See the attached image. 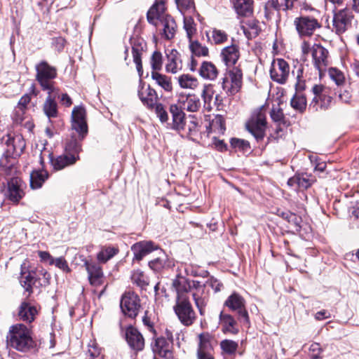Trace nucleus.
Returning <instances> with one entry per match:
<instances>
[{
    "label": "nucleus",
    "instance_id": "f257e3e1",
    "mask_svg": "<svg viewBox=\"0 0 359 359\" xmlns=\"http://www.w3.org/2000/svg\"><path fill=\"white\" fill-rule=\"evenodd\" d=\"M172 287L177 292L176 300L189 298L187 293L192 289V297L201 316H204L208 297L204 295V286L198 280H190L186 277L177 275L172 281Z\"/></svg>",
    "mask_w": 359,
    "mask_h": 359
},
{
    "label": "nucleus",
    "instance_id": "f03ea898",
    "mask_svg": "<svg viewBox=\"0 0 359 359\" xmlns=\"http://www.w3.org/2000/svg\"><path fill=\"white\" fill-rule=\"evenodd\" d=\"M165 11L164 1L162 0L157 1L148 11L147 18L148 22L155 27L161 25L163 26L162 36L170 40L173 39L176 34L177 25L173 18L165 14Z\"/></svg>",
    "mask_w": 359,
    "mask_h": 359
},
{
    "label": "nucleus",
    "instance_id": "7ed1b4c3",
    "mask_svg": "<svg viewBox=\"0 0 359 359\" xmlns=\"http://www.w3.org/2000/svg\"><path fill=\"white\" fill-rule=\"evenodd\" d=\"M7 344L13 348L22 352L28 351L35 346L30 330L23 324H16L10 327L7 335Z\"/></svg>",
    "mask_w": 359,
    "mask_h": 359
},
{
    "label": "nucleus",
    "instance_id": "20e7f679",
    "mask_svg": "<svg viewBox=\"0 0 359 359\" xmlns=\"http://www.w3.org/2000/svg\"><path fill=\"white\" fill-rule=\"evenodd\" d=\"M35 70L36 80L41 89L46 91L48 94L53 93L57 94L59 90L55 88L54 81L57 76L56 67L50 65L46 60H41L36 65Z\"/></svg>",
    "mask_w": 359,
    "mask_h": 359
},
{
    "label": "nucleus",
    "instance_id": "39448f33",
    "mask_svg": "<svg viewBox=\"0 0 359 359\" xmlns=\"http://www.w3.org/2000/svg\"><path fill=\"white\" fill-rule=\"evenodd\" d=\"M293 25L300 38L311 37L321 27V24L317 18L302 13L294 19Z\"/></svg>",
    "mask_w": 359,
    "mask_h": 359
},
{
    "label": "nucleus",
    "instance_id": "423d86ee",
    "mask_svg": "<svg viewBox=\"0 0 359 359\" xmlns=\"http://www.w3.org/2000/svg\"><path fill=\"white\" fill-rule=\"evenodd\" d=\"M243 73L239 67L227 68L222 83V89L229 95L236 94L241 88Z\"/></svg>",
    "mask_w": 359,
    "mask_h": 359
},
{
    "label": "nucleus",
    "instance_id": "0eeeda50",
    "mask_svg": "<svg viewBox=\"0 0 359 359\" xmlns=\"http://www.w3.org/2000/svg\"><path fill=\"white\" fill-rule=\"evenodd\" d=\"M266 128V114L262 109L255 111L246 123V128L257 142L263 140Z\"/></svg>",
    "mask_w": 359,
    "mask_h": 359
},
{
    "label": "nucleus",
    "instance_id": "6e6552de",
    "mask_svg": "<svg viewBox=\"0 0 359 359\" xmlns=\"http://www.w3.org/2000/svg\"><path fill=\"white\" fill-rule=\"evenodd\" d=\"M173 310L183 325L189 327L195 323L196 313L189 298H181L176 300Z\"/></svg>",
    "mask_w": 359,
    "mask_h": 359
},
{
    "label": "nucleus",
    "instance_id": "1a4fd4ad",
    "mask_svg": "<svg viewBox=\"0 0 359 359\" xmlns=\"http://www.w3.org/2000/svg\"><path fill=\"white\" fill-rule=\"evenodd\" d=\"M224 306L227 307L231 311L236 312L238 320L247 325L250 324V318L245 307V300L240 294L236 292L231 294L225 300Z\"/></svg>",
    "mask_w": 359,
    "mask_h": 359
},
{
    "label": "nucleus",
    "instance_id": "9d476101",
    "mask_svg": "<svg viewBox=\"0 0 359 359\" xmlns=\"http://www.w3.org/2000/svg\"><path fill=\"white\" fill-rule=\"evenodd\" d=\"M312 92L314 97L309 104V110L318 111L328 109L332 102V97L329 95L327 90L322 85H314Z\"/></svg>",
    "mask_w": 359,
    "mask_h": 359
},
{
    "label": "nucleus",
    "instance_id": "9b49d317",
    "mask_svg": "<svg viewBox=\"0 0 359 359\" xmlns=\"http://www.w3.org/2000/svg\"><path fill=\"white\" fill-rule=\"evenodd\" d=\"M354 15L348 8H345L334 12L332 31L341 35L351 28Z\"/></svg>",
    "mask_w": 359,
    "mask_h": 359
},
{
    "label": "nucleus",
    "instance_id": "f8f14e48",
    "mask_svg": "<svg viewBox=\"0 0 359 359\" xmlns=\"http://www.w3.org/2000/svg\"><path fill=\"white\" fill-rule=\"evenodd\" d=\"M120 306L125 316L135 319L141 308L140 299L134 292H126L121 297Z\"/></svg>",
    "mask_w": 359,
    "mask_h": 359
},
{
    "label": "nucleus",
    "instance_id": "ddd939ff",
    "mask_svg": "<svg viewBox=\"0 0 359 359\" xmlns=\"http://www.w3.org/2000/svg\"><path fill=\"white\" fill-rule=\"evenodd\" d=\"M72 129L75 130L80 140H83L88 134V128L86 121V111L83 105L75 106L72 112Z\"/></svg>",
    "mask_w": 359,
    "mask_h": 359
},
{
    "label": "nucleus",
    "instance_id": "4468645a",
    "mask_svg": "<svg viewBox=\"0 0 359 359\" xmlns=\"http://www.w3.org/2000/svg\"><path fill=\"white\" fill-rule=\"evenodd\" d=\"M5 144L6 146L5 156L7 161H9V158L16 159L20 157L26 147L25 140L20 134L8 135Z\"/></svg>",
    "mask_w": 359,
    "mask_h": 359
},
{
    "label": "nucleus",
    "instance_id": "2eb2a0df",
    "mask_svg": "<svg viewBox=\"0 0 359 359\" xmlns=\"http://www.w3.org/2000/svg\"><path fill=\"white\" fill-rule=\"evenodd\" d=\"M290 65L284 59L273 60L270 68L271 79L280 84L286 83L290 74Z\"/></svg>",
    "mask_w": 359,
    "mask_h": 359
},
{
    "label": "nucleus",
    "instance_id": "dca6fc26",
    "mask_svg": "<svg viewBox=\"0 0 359 359\" xmlns=\"http://www.w3.org/2000/svg\"><path fill=\"white\" fill-rule=\"evenodd\" d=\"M26 184L18 177L11 178L7 182L6 196L13 203H18L25 196Z\"/></svg>",
    "mask_w": 359,
    "mask_h": 359
},
{
    "label": "nucleus",
    "instance_id": "f3484780",
    "mask_svg": "<svg viewBox=\"0 0 359 359\" xmlns=\"http://www.w3.org/2000/svg\"><path fill=\"white\" fill-rule=\"evenodd\" d=\"M125 338L130 348L136 351H142L145 345L144 338L141 332L133 326H128L125 331Z\"/></svg>",
    "mask_w": 359,
    "mask_h": 359
},
{
    "label": "nucleus",
    "instance_id": "a211bd4d",
    "mask_svg": "<svg viewBox=\"0 0 359 359\" xmlns=\"http://www.w3.org/2000/svg\"><path fill=\"white\" fill-rule=\"evenodd\" d=\"M153 353L165 359H172V344L164 337H156L151 344Z\"/></svg>",
    "mask_w": 359,
    "mask_h": 359
},
{
    "label": "nucleus",
    "instance_id": "6ab92c4d",
    "mask_svg": "<svg viewBox=\"0 0 359 359\" xmlns=\"http://www.w3.org/2000/svg\"><path fill=\"white\" fill-rule=\"evenodd\" d=\"M311 55L313 65L321 74L328 65V51L320 44L315 43L311 48Z\"/></svg>",
    "mask_w": 359,
    "mask_h": 359
},
{
    "label": "nucleus",
    "instance_id": "aec40b11",
    "mask_svg": "<svg viewBox=\"0 0 359 359\" xmlns=\"http://www.w3.org/2000/svg\"><path fill=\"white\" fill-rule=\"evenodd\" d=\"M219 324L222 333L225 334L236 335L239 332V326L235 318L222 311L219 315Z\"/></svg>",
    "mask_w": 359,
    "mask_h": 359
},
{
    "label": "nucleus",
    "instance_id": "412c9836",
    "mask_svg": "<svg viewBox=\"0 0 359 359\" xmlns=\"http://www.w3.org/2000/svg\"><path fill=\"white\" fill-rule=\"evenodd\" d=\"M84 266L88 272L90 284L97 287L103 284L104 275L102 267L93 261L86 259Z\"/></svg>",
    "mask_w": 359,
    "mask_h": 359
},
{
    "label": "nucleus",
    "instance_id": "4be33fe9",
    "mask_svg": "<svg viewBox=\"0 0 359 359\" xmlns=\"http://www.w3.org/2000/svg\"><path fill=\"white\" fill-rule=\"evenodd\" d=\"M132 54L133 61L140 76H142L143 67L142 63V55L146 49V43L142 39L133 38L131 39Z\"/></svg>",
    "mask_w": 359,
    "mask_h": 359
},
{
    "label": "nucleus",
    "instance_id": "5701e85b",
    "mask_svg": "<svg viewBox=\"0 0 359 359\" xmlns=\"http://www.w3.org/2000/svg\"><path fill=\"white\" fill-rule=\"evenodd\" d=\"M37 307L26 297L18 307V316L20 320L31 323L38 314Z\"/></svg>",
    "mask_w": 359,
    "mask_h": 359
},
{
    "label": "nucleus",
    "instance_id": "b1692460",
    "mask_svg": "<svg viewBox=\"0 0 359 359\" xmlns=\"http://www.w3.org/2000/svg\"><path fill=\"white\" fill-rule=\"evenodd\" d=\"M220 57L227 68L236 67V64L240 57L239 47L236 44L224 47L222 49Z\"/></svg>",
    "mask_w": 359,
    "mask_h": 359
},
{
    "label": "nucleus",
    "instance_id": "393cba45",
    "mask_svg": "<svg viewBox=\"0 0 359 359\" xmlns=\"http://www.w3.org/2000/svg\"><path fill=\"white\" fill-rule=\"evenodd\" d=\"M157 249V246L152 241H140L131 247L134 254L133 261H141L145 256Z\"/></svg>",
    "mask_w": 359,
    "mask_h": 359
},
{
    "label": "nucleus",
    "instance_id": "a878e982",
    "mask_svg": "<svg viewBox=\"0 0 359 359\" xmlns=\"http://www.w3.org/2000/svg\"><path fill=\"white\" fill-rule=\"evenodd\" d=\"M169 111L172 118V128L179 132L186 130L185 113L181 107L175 104H170Z\"/></svg>",
    "mask_w": 359,
    "mask_h": 359
},
{
    "label": "nucleus",
    "instance_id": "bb28decb",
    "mask_svg": "<svg viewBox=\"0 0 359 359\" xmlns=\"http://www.w3.org/2000/svg\"><path fill=\"white\" fill-rule=\"evenodd\" d=\"M138 96L144 105L148 109H153L157 103V93L149 85L147 87L142 86L141 89L138 90Z\"/></svg>",
    "mask_w": 359,
    "mask_h": 359
},
{
    "label": "nucleus",
    "instance_id": "cd10ccee",
    "mask_svg": "<svg viewBox=\"0 0 359 359\" xmlns=\"http://www.w3.org/2000/svg\"><path fill=\"white\" fill-rule=\"evenodd\" d=\"M50 162L53 170H60L65 168L74 165L77 161L74 156H69L65 153L62 155L54 156L53 154H49Z\"/></svg>",
    "mask_w": 359,
    "mask_h": 359
},
{
    "label": "nucleus",
    "instance_id": "c85d7f7f",
    "mask_svg": "<svg viewBox=\"0 0 359 359\" xmlns=\"http://www.w3.org/2000/svg\"><path fill=\"white\" fill-rule=\"evenodd\" d=\"M314 182L313 177L307 173H298L290 177L287 185L296 189H306Z\"/></svg>",
    "mask_w": 359,
    "mask_h": 359
},
{
    "label": "nucleus",
    "instance_id": "c756f323",
    "mask_svg": "<svg viewBox=\"0 0 359 359\" xmlns=\"http://www.w3.org/2000/svg\"><path fill=\"white\" fill-rule=\"evenodd\" d=\"M233 8L236 14L241 17H249L253 13V0H232Z\"/></svg>",
    "mask_w": 359,
    "mask_h": 359
},
{
    "label": "nucleus",
    "instance_id": "7c9ffc66",
    "mask_svg": "<svg viewBox=\"0 0 359 359\" xmlns=\"http://www.w3.org/2000/svg\"><path fill=\"white\" fill-rule=\"evenodd\" d=\"M198 72L201 77L209 81L215 80L219 74V71L217 67L210 61H203L201 63Z\"/></svg>",
    "mask_w": 359,
    "mask_h": 359
},
{
    "label": "nucleus",
    "instance_id": "2f4dec72",
    "mask_svg": "<svg viewBox=\"0 0 359 359\" xmlns=\"http://www.w3.org/2000/svg\"><path fill=\"white\" fill-rule=\"evenodd\" d=\"M168 62L165 66L166 71L172 74L177 73L182 68V62L180 54L175 49L167 55Z\"/></svg>",
    "mask_w": 359,
    "mask_h": 359
},
{
    "label": "nucleus",
    "instance_id": "473e14b6",
    "mask_svg": "<svg viewBox=\"0 0 359 359\" xmlns=\"http://www.w3.org/2000/svg\"><path fill=\"white\" fill-rule=\"evenodd\" d=\"M52 94L53 93L48 94L43 104V111L49 120L50 118H57L59 114L55 96H53Z\"/></svg>",
    "mask_w": 359,
    "mask_h": 359
},
{
    "label": "nucleus",
    "instance_id": "72a5a7b5",
    "mask_svg": "<svg viewBox=\"0 0 359 359\" xmlns=\"http://www.w3.org/2000/svg\"><path fill=\"white\" fill-rule=\"evenodd\" d=\"M81 141L79 136L76 138L74 135L65 143V153L74 156L76 161L79 159V153L81 151Z\"/></svg>",
    "mask_w": 359,
    "mask_h": 359
},
{
    "label": "nucleus",
    "instance_id": "f704fd0d",
    "mask_svg": "<svg viewBox=\"0 0 359 359\" xmlns=\"http://www.w3.org/2000/svg\"><path fill=\"white\" fill-rule=\"evenodd\" d=\"M36 278L34 277V271H28L27 273L21 271L20 283L21 286L25 289V292H27V298L33 293V285L35 284Z\"/></svg>",
    "mask_w": 359,
    "mask_h": 359
},
{
    "label": "nucleus",
    "instance_id": "c9c22d12",
    "mask_svg": "<svg viewBox=\"0 0 359 359\" xmlns=\"http://www.w3.org/2000/svg\"><path fill=\"white\" fill-rule=\"evenodd\" d=\"M189 118L190 120L186 122V130H181V132H183L191 140L195 141L201 133V126L195 116H189Z\"/></svg>",
    "mask_w": 359,
    "mask_h": 359
},
{
    "label": "nucleus",
    "instance_id": "e433bc0d",
    "mask_svg": "<svg viewBox=\"0 0 359 359\" xmlns=\"http://www.w3.org/2000/svg\"><path fill=\"white\" fill-rule=\"evenodd\" d=\"M215 90L212 84H205L203 86L201 97L203 101V107L208 111L213 108L212 100L214 98Z\"/></svg>",
    "mask_w": 359,
    "mask_h": 359
},
{
    "label": "nucleus",
    "instance_id": "4c0bfd02",
    "mask_svg": "<svg viewBox=\"0 0 359 359\" xmlns=\"http://www.w3.org/2000/svg\"><path fill=\"white\" fill-rule=\"evenodd\" d=\"M48 174L43 170H34L30 174V187L33 189H39L48 179Z\"/></svg>",
    "mask_w": 359,
    "mask_h": 359
},
{
    "label": "nucleus",
    "instance_id": "58836bf2",
    "mask_svg": "<svg viewBox=\"0 0 359 359\" xmlns=\"http://www.w3.org/2000/svg\"><path fill=\"white\" fill-rule=\"evenodd\" d=\"M130 278L132 283L142 290H146L149 285V278L140 269L134 270Z\"/></svg>",
    "mask_w": 359,
    "mask_h": 359
},
{
    "label": "nucleus",
    "instance_id": "ea45409f",
    "mask_svg": "<svg viewBox=\"0 0 359 359\" xmlns=\"http://www.w3.org/2000/svg\"><path fill=\"white\" fill-rule=\"evenodd\" d=\"M291 107L296 111L304 113L306 109L307 101L305 94L294 93L290 100Z\"/></svg>",
    "mask_w": 359,
    "mask_h": 359
},
{
    "label": "nucleus",
    "instance_id": "a19ab883",
    "mask_svg": "<svg viewBox=\"0 0 359 359\" xmlns=\"http://www.w3.org/2000/svg\"><path fill=\"white\" fill-rule=\"evenodd\" d=\"M151 76L156 83L165 90L170 92L172 89L170 79L165 75L161 74L158 72L152 71Z\"/></svg>",
    "mask_w": 359,
    "mask_h": 359
},
{
    "label": "nucleus",
    "instance_id": "79ce46f5",
    "mask_svg": "<svg viewBox=\"0 0 359 359\" xmlns=\"http://www.w3.org/2000/svg\"><path fill=\"white\" fill-rule=\"evenodd\" d=\"M199 344L197 352L200 351H213V347L211 344L212 339V335L209 332H202L198 335Z\"/></svg>",
    "mask_w": 359,
    "mask_h": 359
},
{
    "label": "nucleus",
    "instance_id": "37998d69",
    "mask_svg": "<svg viewBox=\"0 0 359 359\" xmlns=\"http://www.w3.org/2000/svg\"><path fill=\"white\" fill-rule=\"evenodd\" d=\"M178 83L182 88H189L194 90L198 86V79L188 74H184L179 76Z\"/></svg>",
    "mask_w": 359,
    "mask_h": 359
},
{
    "label": "nucleus",
    "instance_id": "c03bdc74",
    "mask_svg": "<svg viewBox=\"0 0 359 359\" xmlns=\"http://www.w3.org/2000/svg\"><path fill=\"white\" fill-rule=\"evenodd\" d=\"M218 131L219 133H224L225 130V121L222 115H216L215 118L210 122L208 126H206V131L208 134L212 131Z\"/></svg>",
    "mask_w": 359,
    "mask_h": 359
},
{
    "label": "nucleus",
    "instance_id": "a18cd8bd",
    "mask_svg": "<svg viewBox=\"0 0 359 359\" xmlns=\"http://www.w3.org/2000/svg\"><path fill=\"white\" fill-rule=\"evenodd\" d=\"M118 252V249L112 246H105L102 248L97 255L99 262L106 263Z\"/></svg>",
    "mask_w": 359,
    "mask_h": 359
},
{
    "label": "nucleus",
    "instance_id": "49530a36",
    "mask_svg": "<svg viewBox=\"0 0 359 359\" xmlns=\"http://www.w3.org/2000/svg\"><path fill=\"white\" fill-rule=\"evenodd\" d=\"M148 266L154 272H161L165 268L169 267L170 264L167 257L163 255L149 262Z\"/></svg>",
    "mask_w": 359,
    "mask_h": 359
},
{
    "label": "nucleus",
    "instance_id": "de8ad7c7",
    "mask_svg": "<svg viewBox=\"0 0 359 359\" xmlns=\"http://www.w3.org/2000/svg\"><path fill=\"white\" fill-rule=\"evenodd\" d=\"M243 32L249 39L255 38L260 32V28L257 21L255 20H249L245 26H243Z\"/></svg>",
    "mask_w": 359,
    "mask_h": 359
},
{
    "label": "nucleus",
    "instance_id": "09e8293b",
    "mask_svg": "<svg viewBox=\"0 0 359 359\" xmlns=\"http://www.w3.org/2000/svg\"><path fill=\"white\" fill-rule=\"evenodd\" d=\"M230 144L233 149L243 154L250 152L251 149L250 142L243 139L232 137L230 140Z\"/></svg>",
    "mask_w": 359,
    "mask_h": 359
},
{
    "label": "nucleus",
    "instance_id": "8fccbe9b",
    "mask_svg": "<svg viewBox=\"0 0 359 359\" xmlns=\"http://www.w3.org/2000/svg\"><path fill=\"white\" fill-rule=\"evenodd\" d=\"M219 345L222 352L228 355H235L238 348V342L231 339H224Z\"/></svg>",
    "mask_w": 359,
    "mask_h": 359
},
{
    "label": "nucleus",
    "instance_id": "3c124183",
    "mask_svg": "<svg viewBox=\"0 0 359 359\" xmlns=\"http://www.w3.org/2000/svg\"><path fill=\"white\" fill-rule=\"evenodd\" d=\"M189 49L192 55L197 57L208 56L209 53L208 48L205 46H202L198 41H190Z\"/></svg>",
    "mask_w": 359,
    "mask_h": 359
},
{
    "label": "nucleus",
    "instance_id": "603ef678",
    "mask_svg": "<svg viewBox=\"0 0 359 359\" xmlns=\"http://www.w3.org/2000/svg\"><path fill=\"white\" fill-rule=\"evenodd\" d=\"M280 10L274 4L273 0H268L264 7V17L267 20H272L276 15L279 16Z\"/></svg>",
    "mask_w": 359,
    "mask_h": 359
},
{
    "label": "nucleus",
    "instance_id": "864d4df0",
    "mask_svg": "<svg viewBox=\"0 0 359 359\" xmlns=\"http://www.w3.org/2000/svg\"><path fill=\"white\" fill-rule=\"evenodd\" d=\"M210 33L211 36H208V39L212 40L215 44L223 43L228 39V34L223 30L214 28Z\"/></svg>",
    "mask_w": 359,
    "mask_h": 359
},
{
    "label": "nucleus",
    "instance_id": "5fc2aeb1",
    "mask_svg": "<svg viewBox=\"0 0 359 359\" xmlns=\"http://www.w3.org/2000/svg\"><path fill=\"white\" fill-rule=\"evenodd\" d=\"M185 109L188 111L191 112H196L198 111L201 107V102L196 95H193L187 97L186 102H185Z\"/></svg>",
    "mask_w": 359,
    "mask_h": 359
},
{
    "label": "nucleus",
    "instance_id": "6e6d98bb",
    "mask_svg": "<svg viewBox=\"0 0 359 359\" xmlns=\"http://www.w3.org/2000/svg\"><path fill=\"white\" fill-rule=\"evenodd\" d=\"M280 11L287 13L296 8L298 0H273Z\"/></svg>",
    "mask_w": 359,
    "mask_h": 359
},
{
    "label": "nucleus",
    "instance_id": "4d7b16f0",
    "mask_svg": "<svg viewBox=\"0 0 359 359\" xmlns=\"http://www.w3.org/2000/svg\"><path fill=\"white\" fill-rule=\"evenodd\" d=\"M152 71L158 72L163 67V56L160 51H154L150 58Z\"/></svg>",
    "mask_w": 359,
    "mask_h": 359
},
{
    "label": "nucleus",
    "instance_id": "13d9d810",
    "mask_svg": "<svg viewBox=\"0 0 359 359\" xmlns=\"http://www.w3.org/2000/svg\"><path fill=\"white\" fill-rule=\"evenodd\" d=\"M178 10L182 13H192L195 11L194 0H175Z\"/></svg>",
    "mask_w": 359,
    "mask_h": 359
},
{
    "label": "nucleus",
    "instance_id": "bf43d9fd",
    "mask_svg": "<svg viewBox=\"0 0 359 359\" xmlns=\"http://www.w3.org/2000/svg\"><path fill=\"white\" fill-rule=\"evenodd\" d=\"M184 28L187 32V36L189 41H192V36L196 33V27L194 20L191 18H184Z\"/></svg>",
    "mask_w": 359,
    "mask_h": 359
},
{
    "label": "nucleus",
    "instance_id": "052dcab7",
    "mask_svg": "<svg viewBox=\"0 0 359 359\" xmlns=\"http://www.w3.org/2000/svg\"><path fill=\"white\" fill-rule=\"evenodd\" d=\"M270 116L271 119L274 121L278 123V125H280L281 123L285 124V116L283 114V110L280 107H274L271 109V111L270 112Z\"/></svg>",
    "mask_w": 359,
    "mask_h": 359
},
{
    "label": "nucleus",
    "instance_id": "680f3d73",
    "mask_svg": "<svg viewBox=\"0 0 359 359\" xmlns=\"http://www.w3.org/2000/svg\"><path fill=\"white\" fill-rule=\"evenodd\" d=\"M154 108L155 109V113L160 121L161 123L167 122L168 120V114L164 106L161 103H156Z\"/></svg>",
    "mask_w": 359,
    "mask_h": 359
},
{
    "label": "nucleus",
    "instance_id": "e2e57ef3",
    "mask_svg": "<svg viewBox=\"0 0 359 359\" xmlns=\"http://www.w3.org/2000/svg\"><path fill=\"white\" fill-rule=\"evenodd\" d=\"M329 75L337 85L339 86L344 81V74L336 68H330L329 69Z\"/></svg>",
    "mask_w": 359,
    "mask_h": 359
},
{
    "label": "nucleus",
    "instance_id": "0e129e2a",
    "mask_svg": "<svg viewBox=\"0 0 359 359\" xmlns=\"http://www.w3.org/2000/svg\"><path fill=\"white\" fill-rule=\"evenodd\" d=\"M202 285L204 286V289L205 288V287H211L212 290H214L215 292H219L222 287H223L222 283L217 279L215 278L214 277L209 278L206 280L205 284ZM204 295H206L208 297L205 292Z\"/></svg>",
    "mask_w": 359,
    "mask_h": 359
},
{
    "label": "nucleus",
    "instance_id": "69168bd1",
    "mask_svg": "<svg viewBox=\"0 0 359 359\" xmlns=\"http://www.w3.org/2000/svg\"><path fill=\"white\" fill-rule=\"evenodd\" d=\"M50 265H55L56 267L66 273L70 272L71 271L68 266L67 262L62 257L53 259L52 262H50Z\"/></svg>",
    "mask_w": 359,
    "mask_h": 359
},
{
    "label": "nucleus",
    "instance_id": "338daca9",
    "mask_svg": "<svg viewBox=\"0 0 359 359\" xmlns=\"http://www.w3.org/2000/svg\"><path fill=\"white\" fill-rule=\"evenodd\" d=\"M303 71L298 69V74L297 76V83L295 84V93L304 94V90L306 89L305 81L302 79Z\"/></svg>",
    "mask_w": 359,
    "mask_h": 359
},
{
    "label": "nucleus",
    "instance_id": "774afa93",
    "mask_svg": "<svg viewBox=\"0 0 359 359\" xmlns=\"http://www.w3.org/2000/svg\"><path fill=\"white\" fill-rule=\"evenodd\" d=\"M30 101H31L30 95H29L27 94L23 95L20 99V100L18 102V105L17 107V113L23 114L25 109H26L27 104L30 102Z\"/></svg>",
    "mask_w": 359,
    "mask_h": 359
}]
</instances>
